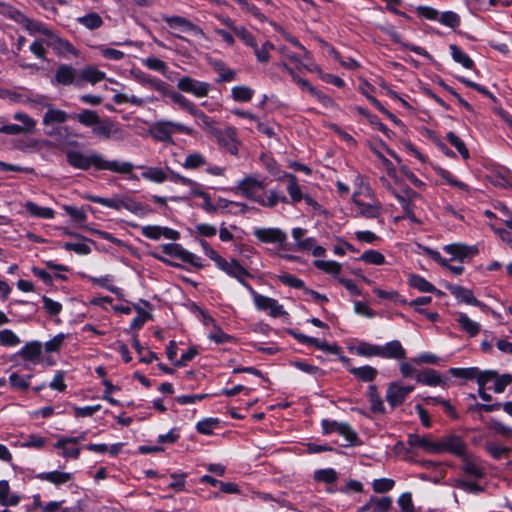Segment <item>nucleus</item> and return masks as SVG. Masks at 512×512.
I'll list each match as a JSON object with an SVG mask.
<instances>
[{
	"label": "nucleus",
	"instance_id": "26",
	"mask_svg": "<svg viewBox=\"0 0 512 512\" xmlns=\"http://www.w3.org/2000/svg\"><path fill=\"white\" fill-rule=\"evenodd\" d=\"M71 119L77 120L79 123H81L85 127H92L94 128L96 124L99 123V120L101 119L100 116L96 111L84 109L78 114H73L70 116Z\"/></svg>",
	"mask_w": 512,
	"mask_h": 512
},
{
	"label": "nucleus",
	"instance_id": "28",
	"mask_svg": "<svg viewBox=\"0 0 512 512\" xmlns=\"http://www.w3.org/2000/svg\"><path fill=\"white\" fill-rule=\"evenodd\" d=\"M456 321L460 328L471 337L476 336L481 330L480 324L471 320L465 313H458Z\"/></svg>",
	"mask_w": 512,
	"mask_h": 512
},
{
	"label": "nucleus",
	"instance_id": "16",
	"mask_svg": "<svg viewBox=\"0 0 512 512\" xmlns=\"http://www.w3.org/2000/svg\"><path fill=\"white\" fill-rule=\"evenodd\" d=\"M211 66L214 69V71L218 74V77L215 79L216 83L221 84L236 80L237 72L227 67L222 60L212 61Z\"/></svg>",
	"mask_w": 512,
	"mask_h": 512
},
{
	"label": "nucleus",
	"instance_id": "15",
	"mask_svg": "<svg viewBox=\"0 0 512 512\" xmlns=\"http://www.w3.org/2000/svg\"><path fill=\"white\" fill-rule=\"evenodd\" d=\"M381 30L387 34L394 43L400 44L402 47L426 58H431V55L422 47L411 45L402 41V36L393 27H382Z\"/></svg>",
	"mask_w": 512,
	"mask_h": 512
},
{
	"label": "nucleus",
	"instance_id": "1",
	"mask_svg": "<svg viewBox=\"0 0 512 512\" xmlns=\"http://www.w3.org/2000/svg\"><path fill=\"white\" fill-rule=\"evenodd\" d=\"M288 183L286 186L289 198L284 193L277 189L267 190V185L264 180H259L254 174L245 176L240 180L232 191L240 193L248 200L253 201L264 208H274L279 203L283 204H296L303 200L304 195L298 184L297 177L294 174L286 175Z\"/></svg>",
	"mask_w": 512,
	"mask_h": 512
},
{
	"label": "nucleus",
	"instance_id": "12",
	"mask_svg": "<svg viewBox=\"0 0 512 512\" xmlns=\"http://www.w3.org/2000/svg\"><path fill=\"white\" fill-rule=\"evenodd\" d=\"M451 294L455 296V298L459 302H463L469 305H473L479 307L481 309L486 308V305L481 301L477 300L472 292V290L467 289L465 287L459 285L449 284L446 286Z\"/></svg>",
	"mask_w": 512,
	"mask_h": 512
},
{
	"label": "nucleus",
	"instance_id": "53",
	"mask_svg": "<svg viewBox=\"0 0 512 512\" xmlns=\"http://www.w3.org/2000/svg\"><path fill=\"white\" fill-rule=\"evenodd\" d=\"M219 423L220 421L217 418H206L197 423L196 429L201 434L210 435L213 429L219 426Z\"/></svg>",
	"mask_w": 512,
	"mask_h": 512
},
{
	"label": "nucleus",
	"instance_id": "9",
	"mask_svg": "<svg viewBox=\"0 0 512 512\" xmlns=\"http://www.w3.org/2000/svg\"><path fill=\"white\" fill-rule=\"evenodd\" d=\"M51 84L54 86H69L75 85L80 87V80L76 69L68 64H61L56 69L54 77L51 79Z\"/></svg>",
	"mask_w": 512,
	"mask_h": 512
},
{
	"label": "nucleus",
	"instance_id": "27",
	"mask_svg": "<svg viewBox=\"0 0 512 512\" xmlns=\"http://www.w3.org/2000/svg\"><path fill=\"white\" fill-rule=\"evenodd\" d=\"M36 478L45 480L55 485H61L69 482L72 479V474L60 471L43 472L36 475Z\"/></svg>",
	"mask_w": 512,
	"mask_h": 512
},
{
	"label": "nucleus",
	"instance_id": "56",
	"mask_svg": "<svg viewBox=\"0 0 512 512\" xmlns=\"http://www.w3.org/2000/svg\"><path fill=\"white\" fill-rule=\"evenodd\" d=\"M206 164L205 157L200 153H191L187 155L183 163V167L186 169H197Z\"/></svg>",
	"mask_w": 512,
	"mask_h": 512
},
{
	"label": "nucleus",
	"instance_id": "57",
	"mask_svg": "<svg viewBox=\"0 0 512 512\" xmlns=\"http://www.w3.org/2000/svg\"><path fill=\"white\" fill-rule=\"evenodd\" d=\"M336 432L343 436L350 445H355L358 440L357 433L347 423H340Z\"/></svg>",
	"mask_w": 512,
	"mask_h": 512
},
{
	"label": "nucleus",
	"instance_id": "35",
	"mask_svg": "<svg viewBox=\"0 0 512 512\" xmlns=\"http://www.w3.org/2000/svg\"><path fill=\"white\" fill-rule=\"evenodd\" d=\"M164 20L171 28H180L194 32L201 31L197 25L181 16L165 17Z\"/></svg>",
	"mask_w": 512,
	"mask_h": 512
},
{
	"label": "nucleus",
	"instance_id": "38",
	"mask_svg": "<svg viewBox=\"0 0 512 512\" xmlns=\"http://www.w3.org/2000/svg\"><path fill=\"white\" fill-rule=\"evenodd\" d=\"M48 39H49V45H51L54 49L59 50L61 52H67L70 54H74V55L76 54L75 47L68 40L61 38L60 36L55 34L53 31H52V36H50Z\"/></svg>",
	"mask_w": 512,
	"mask_h": 512
},
{
	"label": "nucleus",
	"instance_id": "41",
	"mask_svg": "<svg viewBox=\"0 0 512 512\" xmlns=\"http://www.w3.org/2000/svg\"><path fill=\"white\" fill-rule=\"evenodd\" d=\"M451 56L453 60L460 63L464 68L471 69L474 66L473 60L464 53L457 45H450Z\"/></svg>",
	"mask_w": 512,
	"mask_h": 512
},
{
	"label": "nucleus",
	"instance_id": "43",
	"mask_svg": "<svg viewBox=\"0 0 512 512\" xmlns=\"http://www.w3.org/2000/svg\"><path fill=\"white\" fill-rule=\"evenodd\" d=\"M355 353L359 356L365 357H380V345H375L368 342H361L355 347Z\"/></svg>",
	"mask_w": 512,
	"mask_h": 512
},
{
	"label": "nucleus",
	"instance_id": "39",
	"mask_svg": "<svg viewBox=\"0 0 512 512\" xmlns=\"http://www.w3.org/2000/svg\"><path fill=\"white\" fill-rule=\"evenodd\" d=\"M77 22L89 30L98 29L103 25V19L96 12H91L84 16L78 17Z\"/></svg>",
	"mask_w": 512,
	"mask_h": 512
},
{
	"label": "nucleus",
	"instance_id": "52",
	"mask_svg": "<svg viewBox=\"0 0 512 512\" xmlns=\"http://www.w3.org/2000/svg\"><path fill=\"white\" fill-rule=\"evenodd\" d=\"M191 115L199 120L202 123L203 128L206 129L211 135L213 130L217 129V127H215V121L206 115L202 110L198 109V107H196Z\"/></svg>",
	"mask_w": 512,
	"mask_h": 512
},
{
	"label": "nucleus",
	"instance_id": "50",
	"mask_svg": "<svg viewBox=\"0 0 512 512\" xmlns=\"http://www.w3.org/2000/svg\"><path fill=\"white\" fill-rule=\"evenodd\" d=\"M358 260L363 261L368 264H373V265H382L385 263L384 255L376 250L365 251L358 258Z\"/></svg>",
	"mask_w": 512,
	"mask_h": 512
},
{
	"label": "nucleus",
	"instance_id": "5",
	"mask_svg": "<svg viewBox=\"0 0 512 512\" xmlns=\"http://www.w3.org/2000/svg\"><path fill=\"white\" fill-rule=\"evenodd\" d=\"M93 134L99 138L108 140H123L125 133L118 123L110 118L100 119L99 123L92 130Z\"/></svg>",
	"mask_w": 512,
	"mask_h": 512
},
{
	"label": "nucleus",
	"instance_id": "63",
	"mask_svg": "<svg viewBox=\"0 0 512 512\" xmlns=\"http://www.w3.org/2000/svg\"><path fill=\"white\" fill-rule=\"evenodd\" d=\"M395 481L389 478L376 479L373 482V490L376 493H385L393 489Z\"/></svg>",
	"mask_w": 512,
	"mask_h": 512
},
{
	"label": "nucleus",
	"instance_id": "17",
	"mask_svg": "<svg viewBox=\"0 0 512 512\" xmlns=\"http://www.w3.org/2000/svg\"><path fill=\"white\" fill-rule=\"evenodd\" d=\"M461 459L463 460L461 469L467 476L473 477L474 479H481L485 476L483 467H481L476 459L469 453Z\"/></svg>",
	"mask_w": 512,
	"mask_h": 512
},
{
	"label": "nucleus",
	"instance_id": "19",
	"mask_svg": "<svg viewBox=\"0 0 512 512\" xmlns=\"http://www.w3.org/2000/svg\"><path fill=\"white\" fill-rule=\"evenodd\" d=\"M222 22L225 26L230 28L235 33V35L239 37L247 46L256 48L255 37L244 26H236L234 22L228 17L222 18Z\"/></svg>",
	"mask_w": 512,
	"mask_h": 512
},
{
	"label": "nucleus",
	"instance_id": "24",
	"mask_svg": "<svg viewBox=\"0 0 512 512\" xmlns=\"http://www.w3.org/2000/svg\"><path fill=\"white\" fill-rule=\"evenodd\" d=\"M406 397L407 396L400 389V385L398 383L392 382L389 384L387 388L386 399L392 408L401 405L405 401Z\"/></svg>",
	"mask_w": 512,
	"mask_h": 512
},
{
	"label": "nucleus",
	"instance_id": "30",
	"mask_svg": "<svg viewBox=\"0 0 512 512\" xmlns=\"http://www.w3.org/2000/svg\"><path fill=\"white\" fill-rule=\"evenodd\" d=\"M42 352V344L38 341L26 343L19 351L20 357L25 361H33L37 359Z\"/></svg>",
	"mask_w": 512,
	"mask_h": 512
},
{
	"label": "nucleus",
	"instance_id": "36",
	"mask_svg": "<svg viewBox=\"0 0 512 512\" xmlns=\"http://www.w3.org/2000/svg\"><path fill=\"white\" fill-rule=\"evenodd\" d=\"M408 284L420 292L433 293L436 291V288L433 284L428 282L425 278L416 274L409 275Z\"/></svg>",
	"mask_w": 512,
	"mask_h": 512
},
{
	"label": "nucleus",
	"instance_id": "6",
	"mask_svg": "<svg viewBox=\"0 0 512 512\" xmlns=\"http://www.w3.org/2000/svg\"><path fill=\"white\" fill-rule=\"evenodd\" d=\"M163 253L169 256H174L181 259L183 262L188 263L195 267L196 269H201L203 264L201 263V259L195 254L189 252L184 249L180 244L177 243H167L161 246Z\"/></svg>",
	"mask_w": 512,
	"mask_h": 512
},
{
	"label": "nucleus",
	"instance_id": "20",
	"mask_svg": "<svg viewBox=\"0 0 512 512\" xmlns=\"http://www.w3.org/2000/svg\"><path fill=\"white\" fill-rule=\"evenodd\" d=\"M416 380L417 382L428 386L445 385L447 381V379H444L438 371L429 368L417 373Z\"/></svg>",
	"mask_w": 512,
	"mask_h": 512
},
{
	"label": "nucleus",
	"instance_id": "58",
	"mask_svg": "<svg viewBox=\"0 0 512 512\" xmlns=\"http://www.w3.org/2000/svg\"><path fill=\"white\" fill-rule=\"evenodd\" d=\"M486 450L496 460L508 456L512 451L509 447L499 446L491 442L486 444Z\"/></svg>",
	"mask_w": 512,
	"mask_h": 512
},
{
	"label": "nucleus",
	"instance_id": "59",
	"mask_svg": "<svg viewBox=\"0 0 512 512\" xmlns=\"http://www.w3.org/2000/svg\"><path fill=\"white\" fill-rule=\"evenodd\" d=\"M20 343L19 337L9 329L0 331V344L2 346H16Z\"/></svg>",
	"mask_w": 512,
	"mask_h": 512
},
{
	"label": "nucleus",
	"instance_id": "18",
	"mask_svg": "<svg viewBox=\"0 0 512 512\" xmlns=\"http://www.w3.org/2000/svg\"><path fill=\"white\" fill-rule=\"evenodd\" d=\"M444 250L451 254L453 259L463 262L466 258L477 253L476 247H470L461 243H453L444 246Z\"/></svg>",
	"mask_w": 512,
	"mask_h": 512
},
{
	"label": "nucleus",
	"instance_id": "14",
	"mask_svg": "<svg viewBox=\"0 0 512 512\" xmlns=\"http://www.w3.org/2000/svg\"><path fill=\"white\" fill-rule=\"evenodd\" d=\"M380 357L386 359L402 360L406 358V350L398 340L387 342L380 346Z\"/></svg>",
	"mask_w": 512,
	"mask_h": 512
},
{
	"label": "nucleus",
	"instance_id": "22",
	"mask_svg": "<svg viewBox=\"0 0 512 512\" xmlns=\"http://www.w3.org/2000/svg\"><path fill=\"white\" fill-rule=\"evenodd\" d=\"M105 73L98 70L94 66H87L84 69L81 70V72L78 74V78L80 80V87H82L83 82H88L91 84H96L98 82H101L103 79H105Z\"/></svg>",
	"mask_w": 512,
	"mask_h": 512
},
{
	"label": "nucleus",
	"instance_id": "3",
	"mask_svg": "<svg viewBox=\"0 0 512 512\" xmlns=\"http://www.w3.org/2000/svg\"><path fill=\"white\" fill-rule=\"evenodd\" d=\"M212 136L216 139L220 148L232 155L238 154L240 141L234 127L228 126L224 129L217 128L213 130Z\"/></svg>",
	"mask_w": 512,
	"mask_h": 512
},
{
	"label": "nucleus",
	"instance_id": "51",
	"mask_svg": "<svg viewBox=\"0 0 512 512\" xmlns=\"http://www.w3.org/2000/svg\"><path fill=\"white\" fill-rule=\"evenodd\" d=\"M372 512H388L392 507V498L384 496L381 498L371 497Z\"/></svg>",
	"mask_w": 512,
	"mask_h": 512
},
{
	"label": "nucleus",
	"instance_id": "13",
	"mask_svg": "<svg viewBox=\"0 0 512 512\" xmlns=\"http://www.w3.org/2000/svg\"><path fill=\"white\" fill-rule=\"evenodd\" d=\"M254 236L263 243L282 244L286 241V234L279 228H259L254 231Z\"/></svg>",
	"mask_w": 512,
	"mask_h": 512
},
{
	"label": "nucleus",
	"instance_id": "61",
	"mask_svg": "<svg viewBox=\"0 0 512 512\" xmlns=\"http://www.w3.org/2000/svg\"><path fill=\"white\" fill-rule=\"evenodd\" d=\"M439 21L445 26L456 28L460 24V17L452 11H446L441 14Z\"/></svg>",
	"mask_w": 512,
	"mask_h": 512
},
{
	"label": "nucleus",
	"instance_id": "62",
	"mask_svg": "<svg viewBox=\"0 0 512 512\" xmlns=\"http://www.w3.org/2000/svg\"><path fill=\"white\" fill-rule=\"evenodd\" d=\"M43 307L51 316H56L62 311V304L47 296H42Z\"/></svg>",
	"mask_w": 512,
	"mask_h": 512
},
{
	"label": "nucleus",
	"instance_id": "40",
	"mask_svg": "<svg viewBox=\"0 0 512 512\" xmlns=\"http://www.w3.org/2000/svg\"><path fill=\"white\" fill-rule=\"evenodd\" d=\"M254 90L245 85L234 86L231 89V97L236 102H248L252 99Z\"/></svg>",
	"mask_w": 512,
	"mask_h": 512
},
{
	"label": "nucleus",
	"instance_id": "49",
	"mask_svg": "<svg viewBox=\"0 0 512 512\" xmlns=\"http://www.w3.org/2000/svg\"><path fill=\"white\" fill-rule=\"evenodd\" d=\"M446 139L461 154L463 159H468L470 157L469 150L465 143L454 132H448Z\"/></svg>",
	"mask_w": 512,
	"mask_h": 512
},
{
	"label": "nucleus",
	"instance_id": "55",
	"mask_svg": "<svg viewBox=\"0 0 512 512\" xmlns=\"http://www.w3.org/2000/svg\"><path fill=\"white\" fill-rule=\"evenodd\" d=\"M449 373L457 378H463L468 380H473L478 376V368L470 367V368H450Z\"/></svg>",
	"mask_w": 512,
	"mask_h": 512
},
{
	"label": "nucleus",
	"instance_id": "47",
	"mask_svg": "<svg viewBox=\"0 0 512 512\" xmlns=\"http://www.w3.org/2000/svg\"><path fill=\"white\" fill-rule=\"evenodd\" d=\"M86 199L93 203H98L105 207L113 208L116 210L122 208V199L119 198H103L100 196L87 195Z\"/></svg>",
	"mask_w": 512,
	"mask_h": 512
},
{
	"label": "nucleus",
	"instance_id": "42",
	"mask_svg": "<svg viewBox=\"0 0 512 512\" xmlns=\"http://www.w3.org/2000/svg\"><path fill=\"white\" fill-rule=\"evenodd\" d=\"M168 97L175 104H178L180 108H182L183 110L187 111L190 114H192L193 111L197 107L193 102L189 101L185 96H183L182 94H180L174 90H171Z\"/></svg>",
	"mask_w": 512,
	"mask_h": 512
},
{
	"label": "nucleus",
	"instance_id": "54",
	"mask_svg": "<svg viewBox=\"0 0 512 512\" xmlns=\"http://www.w3.org/2000/svg\"><path fill=\"white\" fill-rule=\"evenodd\" d=\"M314 478H315V480H317L319 482L331 484V483L336 482L338 476H337V472L334 469L327 468V469H320V470L315 471Z\"/></svg>",
	"mask_w": 512,
	"mask_h": 512
},
{
	"label": "nucleus",
	"instance_id": "32",
	"mask_svg": "<svg viewBox=\"0 0 512 512\" xmlns=\"http://www.w3.org/2000/svg\"><path fill=\"white\" fill-rule=\"evenodd\" d=\"M371 411L375 414H384L385 406L375 385H370L367 391Z\"/></svg>",
	"mask_w": 512,
	"mask_h": 512
},
{
	"label": "nucleus",
	"instance_id": "2",
	"mask_svg": "<svg viewBox=\"0 0 512 512\" xmlns=\"http://www.w3.org/2000/svg\"><path fill=\"white\" fill-rule=\"evenodd\" d=\"M67 162L76 169L89 170L94 167L96 170H108L119 174H130L134 168L131 162H119L117 160H106L97 152L85 155L79 151L70 150L66 153Z\"/></svg>",
	"mask_w": 512,
	"mask_h": 512
},
{
	"label": "nucleus",
	"instance_id": "25",
	"mask_svg": "<svg viewBox=\"0 0 512 512\" xmlns=\"http://www.w3.org/2000/svg\"><path fill=\"white\" fill-rule=\"evenodd\" d=\"M353 202L358 208V214L365 218H377L380 215L379 204H366L357 199V193L353 195Z\"/></svg>",
	"mask_w": 512,
	"mask_h": 512
},
{
	"label": "nucleus",
	"instance_id": "31",
	"mask_svg": "<svg viewBox=\"0 0 512 512\" xmlns=\"http://www.w3.org/2000/svg\"><path fill=\"white\" fill-rule=\"evenodd\" d=\"M68 115L65 111L53 108L52 104L47 108V112L43 117V124L50 126L53 123L62 124L68 119Z\"/></svg>",
	"mask_w": 512,
	"mask_h": 512
},
{
	"label": "nucleus",
	"instance_id": "21",
	"mask_svg": "<svg viewBox=\"0 0 512 512\" xmlns=\"http://www.w3.org/2000/svg\"><path fill=\"white\" fill-rule=\"evenodd\" d=\"M45 134L55 141L56 146H64L69 137L77 136L68 126H51L45 130Z\"/></svg>",
	"mask_w": 512,
	"mask_h": 512
},
{
	"label": "nucleus",
	"instance_id": "11",
	"mask_svg": "<svg viewBox=\"0 0 512 512\" xmlns=\"http://www.w3.org/2000/svg\"><path fill=\"white\" fill-rule=\"evenodd\" d=\"M250 293L253 295L254 304L258 310L269 311L272 317H279L284 313L283 306L277 300L258 294L254 289Z\"/></svg>",
	"mask_w": 512,
	"mask_h": 512
},
{
	"label": "nucleus",
	"instance_id": "33",
	"mask_svg": "<svg viewBox=\"0 0 512 512\" xmlns=\"http://www.w3.org/2000/svg\"><path fill=\"white\" fill-rule=\"evenodd\" d=\"M151 134L158 141L169 143L173 142L171 130L164 121L154 123L151 129Z\"/></svg>",
	"mask_w": 512,
	"mask_h": 512
},
{
	"label": "nucleus",
	"instance_id": "37",
	"mask_svg": "<svg viewBox=\"0 0 512 512\" xmlns=\"http://www.w3.org/2000/svg\"><path fill=\"white\" fill-rule=\"evenodd\" d=\"M25 209L32 216L43 218V219H51L54 216V211L48 207H41L32 201H28L25 203Z\"/></svg>",
	"mask_w": 512,
	"mask_h": 512
},
{
	"label": "nucleus",
	"instance_id": "46",
	"mask_svg": "<svg viewBox=\"0 0 512 512\" xmlns=\"http://www.w3.org/2000/svg\"><path fill=\"white\" fill-rule=\"evenodd\" d=\"M314 266L319 269V270H322L328 274H332V275H338L340 274L341 272V269H342V265L336 261H332V260H329V261H325V260H316L314 261Z\"/></svg>",
	"mask_w": 512,
	"mask_h": 512
},
{
	"label": "nucleus",
	"instance_id": "10",
	"mask_svg": "<svg viewBox=\"0 0 512 512\" xmlns=\"http://www.w3.org/2000/svg\"><path fill=\"white\" fill-rule=\"evenodd\" d=\"M391 193L401 204L407 218L412 221H416L412 201L418 194L408 186L403 187L400 191L391 189Z\"/></svg>",
	"mask_w": 512,
	"mask_h": 512
},
{
	"label": "nucleus",
	"instance_id": "29",
	"mask_svg": "<svg viewBox=\"0 0 512 512\" xmlns=\"http://www.w3.org/2000/svg\"><path fill=\"white\" fill-rule=\"evenodd\" d=\"M349 372L362 382H372L378 374L377 369L369 365L351 367L349 368Z\"/></svg>",
	"mask_w": 512,
	"mask_h": 512
},
{
	"label": "nucleus",
	"instance_id": "48",
	"mask_svg": "<svg viewBox=\"0 0 512 512\" xmlns=\"http://www.w3.org/2000/svg\"><path fill=\"white\" fill-rule=\"evenodd\" d=\"M143 82L145 84L149 85L152 89L161 93L163 96L168 97L169 93L172 90L166 82H164L158 78L145 77V78H143Z\"/></svg>",
	"mask_w": 512,
	"mask_h": 512
},
{
	"label": "nucleus",
	"instance_id": "60",
	"mask_svg": "<svg viewBox=\"0 0 512 512\" xmlns=\"http://www.w3.org/2000/svg\"><path fill=\"white\" fill-rule=\"evenodd\" d=\"M31 377V375H28L27 377H22L18 373L13 372L9 376V382L11 386L15 389L27 390L29 387L28 379H30Z\"/></svg>",
	"mask_w": 512,
	"mask_h": 512
},
{
	"label": "nucleus",
	"instance_id": "34",
	"mask_svg": "<svg viewBox=\"0 0 512 512\" xmlns=\"http://www.w3.org/2000/svg\"><path fill=\"white\" fill-rule=\"evenodd\" d=\"M20 497L10 494V486L8 481H0V504L3 506H15L19 503Z\"/></svg>",
	"mask_w": 512,
	"mask_h": 512
},
{
	"label": "nucleus",
	"instance_id": "45",
	"mask_svg": "<svg viewBox=\"0 0 512 512\" xmlns=\"http://www.w3.org/2000/svg\"><path fill=\"white\" fill-rule=\"evenodd\" d=\"M142 177L156 183H162L168 179L167 173L158 167H149L142 173Z\"/></svg>",
	"mask_w": 512,
	"mask_h": 512
},
{
	"label": "nucleus",
	"instance_id": "7",
	"mask_svg": "<svg viewBox=\"0 0 512 512\" xmlns=\"http://www.w3.org/2000/svg\"><path fill=\"white\" fill-rule=\"evenodd\" d=\"M177 87L179 90L190 93L198 98L206 97L211 85L207 82L199 81L189 76H184L178 80Z\"/></svg>",
	"mask_w": 512,
	"mask_h": 512
},
{
	"label": "nucleus",
	"instance_id": "8",
	"mask_svg": "<svg viewBox=\"0 0 512 512\" xmlns=\"http://www.w3.org/2000/svg\"><path fill=\"white\" fill-rule=\"evenodd\" d=\"M218 268L226 272L231 277L236 278L249 292H253L252 286L245 281L246 277H251L250 272L236 259H232L231 261L223 259V262L219 263Z\"/></svg>",
	"mask_w": 512,
	"mask_h": 512
},
{
	"label": "nucleus",
	"instance_id": "44",
	"mask_svg": "<svg viewBox=\"0 0 512 512\" xmlns=\"http://www.w3.org/2000/svg\"><path fill=\"white\" fill-rule=\"evenodd\" d=\"M122 208L137 215H145L147 213L152 212V209H150L148 206L143 205L129 198L122 199Z\"/></svg>",
	"mask_w": 512,
	"mask_h": 512
},
{
	"label": "nucleus",
	"instance_id": "4",
	"mask_svg": "<svg viewBox=\"0 0 512 512\" xmlns=\"http://www.w3.org/2000/svg\"><path fill=\"white\" fill-rule=\"evenodd\" d=\"M437 454L450 453L459 458L467 453V445L462 438L455 434L446 435L437 440Z\"/></svg>",
	"mask_w": 512,
	"mask_h": 512
},
{
	"label": "nucleus",
	"instance_id": "23",
	"mask_svg": "<svg viewBox=\"0 0 512 512\" xmlns=\"http://www.w3.org/2000/svg\"><path fill=\"white\" fill-rule=\"evenodd\" d=\"M23 28H25L30 34L40 33L47 38L52 36V30L49 29L45 24L39 21H35L33 19L28 18L26 15L19 23Z\"/></svg>",
	"mask_w": 512,
	"mask_h": 512
},
{
	"label": "nucleus",
	"instance_id": "64",
	"mask_svg": "<svg viewBox=\"0 0 512 512\" xmlns=\"http://www.w3.org/2000/svg\"><path fill=\"white\" fill-rule=\"evenodd\" d=\"M397 502L401 509V512H414V505L411 493L406 492L401 494Z\"/></svg>",
	"mask_w": 512,
	"mask_h": 512
}]
</instances>
